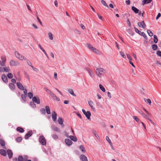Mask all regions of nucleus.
Segmentation results:
<instances>
[{
    "label": "nucleus",
    "instance_id": "f257e3e1",
    "mask_svg": "<svg viewBox=\"0 0 161 161\" xmlns=\"http://www.w3.org/2000/svg\"><path fill=\"white\" fill-rule=\"evenodd\" d=\"M96 74L99 77H102V75L103 73H105L106 71L105 70L101 68H97L96 70Z\"/></svg>",
    "mask_w": 161,
    "mask_h": 161
},
{
    "label": "nucleus",
    "instance_id": "f03ea898",
    "mask_svg": "<svg viewBox=\"0 0 161 161\" xmlns=\"http://www.w3.org/2000/svg\"><path fill=\"white\" fill-rule=\"evenodd\" d=\"M14 54L15 57L19 60H23L25 59V58L19 53L17 51H15Z\"/></svg>",
    "mask_w": 161,
    "mask_h": 161
},
{
    "label": "nucleus",
    "instance_id": "7ed1b4c3",
    "mask_svg": "<svg viewBox=\"0 0 161 161\" xmlns=\"http://www.w3.org/2000/svg\"><path fill=\"white\" fill-rule=\"evenodd\" d=\"M82 111L87 119L90 120L91 119L90 116L91 115V112L89 111H87V112H86L84 109H82Z\"/></svg>",
    "mask_w": 161,
    "mask_h": 161
},
{
    "label": "nucleus",
    "instance_id": "20e7f679",
    "mask_svg": "<svg viewBox=\"0 0 161 161\" xmlns=\"http://www.w3.org/2000/svg\"><path fill=\"white\" fill-rule=\"evenodd\" d=\"M40 142L43 145H45L46 143V141L44 137L42 136H41L39 138Z\"/></svg>",
    "mask_w": 161,
    "mask_h": 161
},
{
    "label": "nucleus",
    "instance_id": "39448f33",
    "mask_svg": "<svg viewBox=\"0 0 161 161\" xmlns=\"http://www.w3.org/2000/svg\"><path fill=\"white\" fill-rule=\"evenodd\" d=\"M10 65L12 66H16L20 65V63L18 61H15L13 60H11L9 62Z\"/></svg>",
    "mask_w": 161,
    "mask_h": 161
},
{
    "label": "nucleus",
    "instance_id": "423d86ee",
    "mask_svg": "<svg viewBox=\"0 0 161 161\" xmlns=\"http://www.w3.org/2000/svg\"><path fill=\"white\" fill-rule=\"evenodd\" d=\"M86 69L91 77L93 78L94 77V73L93 71L89 68H86Z\"/></svg>",
    "mask_w": 161,
    "mask_h": 161
},
{
    "label": "nucleus",
    "instance_id": "0eeeda50",
    "mask_svg": "<svg viewBox=\"0 0 161 161\" xmlns=\"http://www.w3.org/2000/svg\"><path fill=\"white\" fill-rule=\"evenodd\" d=\"M138 25L139 27L143 29L145 28L146 26L144 21H142L138 23Z\"/></svg>",
    "mask_w": 161,
    "mask_h": 161
},
{
    "label": "nucleus",
    "instance_id": "6e6552de",
    "mask_svg": "<svg viewBox=\"0 0 161 161\" xmlns=\"http://www.w3.org/2000/svg\"><path fill=\"white\" fill-rule=\"evenodd\" d=\"M32 101L33 102L36 103L38 104H39L40 103V99L39 97H34L32 98Z\"/></svg>",
    "mask_w": 161,
    "mask_h": 161
},
{
    "label": "nucleus",
    "instance_id": "1a4fd4ad",
    "mask_svg": "<svg viewBox=\"0 0 161 161\" xmlns=\"http://www.w3.org/2000/svg\"><path fill=\"white\" fill-rule=\"evenodd\" d=\"M32 134V131H29L25 136V139H28L30 137Z\"/></svg>",
    "mask_w": 161,
    "mask_h": 161
},
{
    "label": "nucleus",
    "instance_id": "9d476101",
    "mask_svg": "<svg viewBox=\"0 0 161 161\" xmlns=\"http://www.w3.org/2000/svg\"><path fill=\"white\" fill-rule=\"evenodd\" d=\"M17 86L21 90H24V87L22 85L20 82H17L16 83Z\"/></svg>",
    "mask_w": 161,
    "mask_h": 161
},
{
    "label": "nucleus",
    "instance_id": "9b49d317",
    "mask_svg": "<svg viewBox=\"0 0 161 161\" xmlns=\"http://www.w3.org/2000/svg\"><path fill=\"white\" fill-rule=\"evenodd\" d=\"M52 118L53 121H55L57 119V114L55 111L52 113Z\"/></svg>",
    "mask_w": 161,
    "mask_h": 161
},
{
    "label": "nucleus",
    "instance_id": "f8f14e48",
    "mask_svg": "<svg viewBox=\"0 0 161 161\" xmlns=\"http://www.w3.org/2000/svg\"><path fill=\"white\" fill-rule=\"evenodd\" d=\"M7 154L9 159L11 158L13 156V152L12 151L9 149H8L7 151Z\"/></svg>",
    "mask_w": 161,
    "mask_h": 161
},
{
    "label": "nucleus",
    "instance_id": "ddd939ff",
    "mask_svg": "<svg viewBox=\"0 0 161 161\" xmlns=\"http://www.w3.org/2000/svg\"><path fill=\"white\" fill-rule=\"evenodd\" d=\"M51 96L54 99H56L57 101H60V99L59 98L57 97L52 92L50 94Z\"/></svg>",
    "mask_w": 161,
    "mask_h": 161
},
{
    "label": "nucleus",
    "instance_id": "4468645a",
    "mask_svg": "<svg viewBox=\"0 0 161 161\" xmlns=\"http://www.w3.org/2000/svg\"><path fill=\"white\" fill-rule=\"evenodd\" d=\"M65 142L66 144L68 146L71 145L72 143V141L68 139H66L65 140Z\"/></svg>",
    "mask_w": 161,
    "mask_h": 161
},
{
    "label": "nucleus",
    "instance_id": "2eb2a0df",
    "mask_svg": "<svg viewBox=\"0 0 161 161\" xmlns=\"http://www.w3.org/2000/svg\"><path fill=\"white\" fill-rule=\"evenodd\" d=\"M2 78L3 81L5 83H7L8 80L5 74H3L2 76Z\"/></svg>",
    "mask_w": 161,
    "mask_h": 161
},
{
    "label": "nucleus",
    "instance_id": "dca6fc26",
    "mask_svg": "<svg viewBox=\"0 0 161 161\" xmlns=\"http://www.w3.org/2000/svg\"><path fill=\"white\" fill-rule=\"evenodd\" d=\"M80 158L82 161H88L87 157L84 155H81L80 156Z\"/></svg>",
    "mask_w": 161,
    "mask_h": 161
},
{
    "label": "nucleus",
    "instance_id": "f3484780",
    "mask_svg": "<svg viewBox=\"0 0 161 161\" xmlns=\"http://www.w3.org/2000/svg\"><path fill=\"white\" fill-rule=\"evenodd\" d=\"M51 128L54 131H57L58 132H60V130L58 129V128L54 125L52 126Z\"/></svg>",
    "mask_w": 161,
    "mask_h": 161
},
{
    "label": "nucleus",
    "instance_id": "a211bd4d",
    "mask_svg": "<svg viewBox=\"0 0 161 161\" xmlns=\"http://www.w3.org/2000/svg\"><path fill=\"white\" fill-rule=\"evenodd\" d=\"M131 9L136 14H138L139 13V10L135 7L132 6L131 7Z\"/></svg>",
    "mask_w": 161,
    "mask_h": 161
},
{
    "label": "nucleus",
    "instance_id": "6ab92c4d",
    "mask_svg": "<svg viewBox=\"0 0 161 161\" xmlns=\"http://www.w3.org/2000/svg\"><path fill=\"white\" fill-rule=\"evenodd\" d=\"M69 138L72 141L74 142H76L77 141V138L75 137L72 136H69Z\"/></svg>",
    "mask_w": 161,
    "mask_h": 161
},
{
    "label": "nucleus",
    "instance_id": "aec40b11",
    "mask_svg": "<svg viewBox=\"0 0 161 161\" xmlns=\"http://www.w3.org/2000/svg\"><path fill=\"white\" fill-rule=\"evenodd\" d=\"M9 88L12 90H14L15 88V86L12 83L9 84Z\"/></svg>",
    "mask_w": 161,
    "mask_h": 161
},
{
    "label": "nucleus",
    "instance_id": "412c9836",
    "mask_svg": "<svg viewBox=\"0 0 161 161\" xmlns=\"http://www.w3.org/2000/svg\"><path fill=\"white\" fill-rule=\"evenodd\" d=\"M0 153L4 156H5L7 155L6 151L3 149H1L0 150Z\"/></svg>",
    "mask_w": 161,
    "mask_h": 161
},
{
    "label": "nucleus",
    "instance_id": "4be33fe9",
    "mask_svg": "<svg viewBox=\"0 0 161 161\" xmlns=\"http://www.w3.org/2000/svg\"><path fill=\"white\" fill-rule=\"evenodd\" d=\"M88 104L90 107L92 109H94L95 108L94 107V103L93 102L91 101H88Z\"/></svg>",
    "mask_w": 161,
    "mask_h": 161
},
{
    "label": "nucleus",
    "instance_id": "5701e85b",
    "mask_svg": "<svg viewBox=\"0 0 161 161\" xmlns=\"http://www.w3.org/2000/svg\"><path fill=\"white\" fill-rule=\"evenodd\" d=\"M138 112L142 115L143 117L146 118V119H148V116L147 115H146L142 111H138Z\"/></svg>",
    "mask_w": 161,
    "mask_h": 161
},
{
    "label": "nucleus",
    "instance_id": "b1692460",
    "mask_svg": "<svg viewBox=\"0 0 161 161\" xmlns=\"http://www.w3.org/2000/svg\"><path fill=\"white\" fill-rule=\"evenodd\" d=\"M46 110L47 114H50L51 113L50 108L48 106H46L45 107Z\"/></svg>",
    "mask_w": 161,
    "mask_h": 161
},
{
    "label": "nucleus",
    "instance_id": "393cba45",
    "mask_svg": "<svg viewBox=\"0 0 161 161\" xmlns=\"http://www.w3.org/2000/svg\"><path fill=\"white\" fill-rule=\"evenodd\" d=\"M68 92L72 96H73L74 97L76 96V95L74 93V91L73 89H69L68 90Z\"/></svg>",
    "mask_w": 161,
    "mask_h": 161
},
{
    "label": "nucleus",
    "instance_id": "a878e982",
    "mask_svg": "<svg viewBox=\"0 0 161 161\" xmlns=\"http://www.w3.org/2000/svg\"><path fill=\"white\" fill-rule=\"evenodd\" d=\"M92 51H93L95 53H97V54H99L100 52L95 47H92Z\"/></svg>",
    "mask_w": 161,
    "mask_h": 161
},
{
    "label": "nucleus",
    "instance_id": "bb28decb",
    "mask_svg": "<svg viewBox=\"0 0 161 161\" xmlns=\"http://www.w3.org/2000/svg\"><path fill=\"white\" fill-rule=\"evenodd\" d=\"M16 130L17 131L21 133L23 132L24 131L23 128L20 127H17V128Z\"/></svg>",
    "mask_w": 161,
    "mask_h": 161
},
{
    "label": "nucleus",
    "instance_id": "cd10ccee",
    "mask_svg": "<svg viewBox=\"0 0 161 161\" xmlns=\"http://www.w3.org/2000/svg\"><path fill=\"white\" fill-rule=\"evenodd\" d=\"M79 148L83 153H84L85 152V148L82 145H80L79 147Z\"/></svg>",
    "mask_w": 161,
    "mask_h": 161
},
{
    "label": "nucleus",
    "instance_id": "c85d7f7f",
    "mask_svg": "<svg viewBox=\"0 0 161 161\" xmlns=\"http://www.w3.org/2000/svg\"><path fill=\"white\" fill-rule=\"evenodd\" d=\"M2 59L3 60V61L1 63L0 65L2 66H5V62L6 60V59L5 58L3 59L2 58Z\"/></svg>",
    "mask_w": 161,
    "mask_h": 161
},
{
    "label": "nucleus",
    "instance_id": "c756f323",
    "mask_svg": "<svg viewBox=\"0 0 161 161\" xmlns=\"http://www.w3.org/2000/svg\"><path fill=\"white\" fill-rule=\"evenodd\" d=\"M58 122L59 124L61 125H63V121L61 117H60L58 119Z\"/></svg>",
    "mask_w": 161,
    "mask_h": 161
},
{
    "label": "nucleus",
    "instance_id": "7c9ffc66",
    "mask_svg": "<svg viewBox=\"0 0 161 161\" xmlns=\"http://www.w3.org/2000/svg\"><path fill=\"white\" fill-rule=\"evenodd\" d=\"M48 37H49V38L51 40H53V34L52 33H51V32H49L48 33Z\"/></svg>",
    "mask_w": 161,
    "mask_h": 161
},
{
    "label": "nucleus",
    "instance_id": "2f4dec72",
    "mask_svg": "<svg viewBox=\"0 0 161 161\" xmlns=\"http://www.w3.org/2000/svg\"><path fill=\"white\" fill-rule=\"evenodd\" d=\"M99 87L100 90H101L103 92H104L105 91V90L104 87L101 84L99 85Z\"/></svg>",
    "mask_w": 161,
    "mask_h": 161
},
{
    "label": "nucleus",
    "instance_id": "473e14b6",
    "mask_svg": "<svg viewBox=\"0 0 161 161\" xmlns=\"http://www.w3.org/2000/svg\"><path fill=\"white\" fill-rule=\"evenodd\" d=\"M101 3L104 6L106 7H108V6L106 3V2L103 0H102L101 1Z\"/></svg>",
    "mask_w": 161,
    "mask_h": 161
},
{
    "label": "nucleus",
    "instance_id": "72a5a7b5",
    "mask_svg": "<svg viewBox=\"0 0 161 161\" xmlns=\"http://www.w3.org/2000/svg\"><path fill=\"white\" fill-rule=\"evenodd\" d=\"M3 69L4 71L6 72H8L10 71V69L8 67L3 68Z\"/></svg>",
    "mask_w": 161,
    "mask_h": 161
},
{
    "label": "nucleus",
    "instance_id": "f704fd0d",
    "mask_svg": "<svg viewBox=\"0 0 161 161\" xmlns=\"http://www.w3.org/2000/svg\"><path fill=\"white\" fill-rule=\"evenodd\" d=\"M147 32L150 36H153V32L149 30H147Z\"/></svg>",
    "mask_w": 161,
    "mask_h": 161
},
{
    "label": "nucleus",
    "instance_id": "c9c22d12",
    "mask_svg": "<svg viewBox=\"0 0 161 161\" xmlns=\"http://www.w3.org/2000/svg\"><path fill=\"white\" fill-rule=\"evenodd\" d=\"M154 37V39H153V41L155 43H157L158 42V39L157 37V36L156 35H154L153 36Z\"/></svg>",
    "mask_w": 161,
    "mask_h": 161
},
{
    "label": "nucleus",
    "instance_id": "e433bc0d",
    "mask_svg": "<svg viewBox=\"0 0 161 161\" xmlns=\"http://www.w3.org/2000/svg\"><path fill=\"white\" fill-rule=\"evenodd\" d=\"M0 144L2 146H4L5 145L4 141L2 139L0 140Z\"/></svg>",
    "mask_w": 161,
    "mask_h": 161
},
{
    "label": "nucleus",
    "instance_id": "4c0bfd02",
    "mask_svg": "<svg viewBox=\"0 0 161 161\" xmlns=\"http://www.w3.org/2000/svg\"><path fill=\"white\" fill-rule=\"evenodd\" d=\"M106 139L110 145H112V142L108 136H106Z\"/></svg>",
    "mask_w": 161,
    "mask_h": 161
},
{
    "label": "nucleus",
    "instance_id": "58836bf2",
    "mask_svg": "<svg viewBox=\"0 0 161 161\" xmlns=\"http://www.w3.org/2000/svg\"><path fill=\"white\" fill-rule=\"evenodd\" d=\"M144 100L145 102H147V103H148L150 105H151V101L150 99H144Z\"/></svg>",
    "mask_w": 161,
    "mask_h": 161
},
{
    "label": "nucleus",
    "instance_id": "ea45409f",
    "mask_svg": "<svg viewBox=\"0 0 161 161\" xmlns=\"http://www.w3.org/2000/svg\"><path fill=\"white\" fill-rule=\"evenodd\" d=\"M152 48L153 50H155L157 49L158 47L157 45L153 44L152 45Z\"/></svg>",
    "mask_w": 161,
    "mask_h": 161
},
{
    "label": "nucleus",
    "instance_id": "a19ab883",
    "mask_svg": "<svg viewBox=\"0 0 161 161\" xmlns=\"http://www.w3.org/2000/svg\"><path fill=\"white\" fill-rule=\"evenodd\" d=\"M134 29L136 32L139 34L140 35H141V32L136 27H134Z\"/></svg>",
    "mask_w": 161,
    "mask_h": 161
},
{
    "label": "nucleus",
    "instance_id": "79ce46f5",
    "mask_svg": "<svg viewBox=\"0 0 161 161\" xmlns=\"http://www.w3.org/2000/svg\"><path fill=\"white\" fill-rule=\"evenodd\" d=\"M18 161H24L23 157L22 156H19L18 158Z\"/></svg>",
    "mask_w": 161,
    "mask_h": 161
},
{
    "label": "nucleus",
    "instance_id": "37998d69",
    "mask_svg": "<svg viewBox=\"0 0 161 161\" xmlns=\"http://www.w3.org/2000/svg\"><path fill=\"white\" fill-rule=\"evenodd\" d=\"M7 76L8 77L9 79H11L13 77V75L11 73H8Z\"/></svg>",
    "mask_w": 161,
    "mask_h": 161
},
{
    "label": "nucleus",
    "instance_id": "c03bdc74",
    "mask_svg": "<svg viewBox=\"0 0 161 161\" xmlns=\"http://www.w3.org/2000/svg\"><path fill=\"white\" fill-rule=\"evenodd\" d=\"M93 133L95 135V136L98 139H99V136L97 133H96V132L95 131H93Z\"/></svg>",
    "mask_w": 161,
    "mask_h": 161
},
{
    "label": "nucleus",
    "instance_id": "a18cd8bd",
    "mask_svg": "<svg viewBox=\"0 0 161 161\" xmlns=\"http://www.w3.org/2000/svg\"><path fill=\"white\" fill-rule=\"evenodd\" d=\"M28 96L29 97V98L30 99H31L32 98H33V94L31 92H29L28 93Z\"/></svg>",
    "mask_w": 161,
    "mask_h": 161
},
{
    "label": "nucleus",
    "instance_id": "49530a36",
    "mask_svg": "<svg viewBox=\"0 0 161 161\" xmlns=\"http://www.w3.org/2000/svg\"><path fill=\"white\" fill-rule=\"evenodd\" d=\"M141 35L143 36L146 39H147V37L144 32H142Z\"/></svg>",
    "mask_w": 161,
    "mask_h": 161
},
{
    "label": "nucleus",
    "instance_id": "de8ad7c7",
    "mask_svg": "<svg viewBox=\"0 0 161 161\" xmlns=\"http://www.w3.org/2000/svg\"><path fill=\"white\" fill-rule=\"evenodd\" d=\"M44 89L47 92L49 95L52 92L46 88H44Z\"/></svg>",
    "mask_w": 161,
    "mask_h": 161
},
{
    "label": "nucleus",
    "instance_id": "09e8293b",
    "mask_svg": "<svg viewBox=\"0 0 161 161\" xmlns=\"http://www.w3.org/2000/svg\"><path fill=\"white\" fill-rule=\"evenodd\" d=\"M120 54L122 56V57L124 58H126V56L125 55L124 53L122 51H121L120 52Z\"/></svg>",
    "mask_w": 161,
    "mask_h": 161
},
{
    "label": "nucleus",
    "instance_id": "8fccbe9b",
    "mask_svg": "<svg viewBox=\"0 0 161 161\" xmlns=\"http://www.w3.org/2000/svg\"><path fill=\"white\" fill-rule=\"evenodd\" d=\"M16 141L18 142H20L22 140V138L21 137H18L16 138Z\"/></svg>",
    "mask_w": 161,
    "mask_h": 161
},
{
    "label": "nucleus",
    "instance_id": "3c124183",
    "mask_svg": "<svg viewBox=\"0 0 161 161\" xmlns=\"http://www.w3.org/2000/svg\"><path fill=\"white\" fill-rule=\"evenodd\" d=\"M155 64L157 65V66L160 67L161 66V63L158 61H156L155 62Z\"/></svg>",
    "mask_w": 161,
    "mask_h": 161
},
{
    "label": "nucleus",
    "instance_id": "603ef678",
    "mask_svg": "<svg viewBox=\"0 0 161 161\" xmlns=\"http://www.w3.org/2000/svg\"><path fill=\"white\" fill-rule=\"evenodd\" d=\"M40 111L42 114H45L46 113V110L44 108L41 109Z\"/></svg>",
    "mask_w": 161,
    "mask_h": 161
},
{
    "label": "nucleus",
    "instance_id": "864d4df0",
    "mask_svg": "<svg viewBox=\"0 0 161 161\" xmlns=\"http://www.w3.org/2000/svg\"><path fill=\"white\" fill-rule=\"evenodd\" d=\"M40 49L42 51V52L44 53L45 54V55L46 56L47 58H48V56L46 53V52L45 51L42 47L41 48H40Z\"/></svg>",
    "mask_w": 161,
    "mask_h": 161
},
{
    "label": "nucleus",
    "instance_id": "5fc2aeb1",
    "mask_svg": "<svg viewBox=\"0 0 161 161\" xmlns=\"http://www.w3.org/2000/svg\"><path fill=\"white\" fill-rule=\"evenodd\" d=\"M52 137L54 139H57L58 138V136L56 134H53L52 135Z\"/></svg>",
    "mask_w": 161,
    "mask_h": 161
},
{
    "label": "nucleus",
    "instance_id": "6e6d98bb",
    "mask_svg": "<svg viewBox=\"0 0 161 161\" xmlns=\"http://www.w3.org/2000/svg\"><path fill=\"white\" fill-rule=\"evenodd\" d=\"M133 118L136 120V121L137 122H138V121L139 120V119L136 116H133Z\"/></svg>",
    "mask_w": 161,
    "mask_h": 161
},
{
    "label": "nucleus",
    "instance_id": "4d7b16f0",
    "mask_svg": "<svg viewBox=\"0 0 161 161\" xmlns=\"http://www.w3.org/2000/svg\"><path fill=\"white\" fill-rule=\"evenodd\" d=\"M152 0H144V3H143V4L145 3H150Z\"/></svg>",
    "mask_w": 161,
    "mask_h": 161
},
{
    "label": "nucleus",
    "instance_id": "13d9d810",
    "mask_svg": "<svg viewBox=\"0 0 161 161\" xmlns=\"http://www.w3.org/2000/svg\"><path fill=\"white\" fill-rule=\"evenodd\" d=\"M21 97H22V99L24 101H25L26 98V97H25V95L24 94H22L21 95Z\"/></svg>",
    "mask_w": 161,
    "mask_h": 161
},
{
    "label": "nucleus",
    "instance_id": "bf43d9fd",
    "mask_svg": "<svg viewBox=\"0 0 161 161\" xmlns=\"http://www.w3.org/2000/svg\"><path fill=\"white\" fill-rule=\"evenodd\" d=\"M157 55L161 57V52L160 51H158L157 52Z\"/></svg>",
    "mask_w": 161,
    "mask_h": 161
},
{
    "label": "nucleus",
    "instance_id": "052dcab7",
    "mask_svg": "<svg viewBox=\"0 0 161 161\" xmlns=\"http://www.w3.org/2000/svg\"><path fill=\"white\" fill-rule=\"evenodd\" d=\"M127 57L128 59H129L130 61L131 60H132V58L130 56V55L128 54H126Z\"/></svg>",
    "mask_w": 161,
    "mask_h": 161
},
{
    "label": "nucleus",
    "instance_id": "680f3d73",
    "mask_svg": "<svg viewBox=\"0 0 161 161\" xmlns=\"http://www.w3.org/2000/svg\"><path fill=\"white\" fill-rule=\"evenodd\" d=\"M127 23L128 24V25L130 27L131 26V24L130 23V20L128 19L127 21Z\"/></svg>",
    "mask_w": 161,
    "mask_h": 161
},
{
    "label": "nucleus",
    "instance_id": "e2e57ef3",
    "mask_svg": "<svg viewBox=\"0 0 161 161\" xmlns=\"http://www.w3.org/2000/svg\"><path fill=\"white\" fill-rule=\"evenodd\" d=\"M148 119L150 122L152 123L154 126H156V124L151 119L149 118V117H148V119Z\"/></svg>",
    "mask_w": 161,
    "mask_h": 161
},
{
    "label": "nucleus",
    "instance_id": "0e129e2a",
    "mask_svg": "<svg viewBox=\"0 0 161 161\" xmlns=\"http://www.w3.org/2000/svg\"><path fill=\"white\" fill-rule=\"evenodd\" d=\"M87 47L89 48L91 50H92V47H92V45L90 44H87Z\"/></svg>",
    "mask_w": 161,
    "mask_h": 161
},
{
    "label": "nucleus",
    "instance_id": "69168bd1",
    "mask_svg": "<svg viewBox=\"0 0 161 161\" xmlns=\"http://www.w3.org/2000/svg\"><path fill=\"white\" fill-rule=\"evenodd\" d=\"M11 81L12 83L13 84H15L16 83V80L14 79H12L11 80Z\"/></svg>",
    "mask_w": 161,
    "mask_h": 161
},
{
    "label": "nucleus",
    "instance_id": "338daca9",
    "mask_svg": "<svg viewBox=\"0 0 161 161\" xmlns=\"http://www.w3.org/2000/svg\"><path fill=\"white\" fill-rule=\"evenodd\" d=\"M30 104L33 107H34L35 106V104H34V103L33 102H31L30 103Z\"/></svg>",
    "mask_w": 161,
    "mask_h": 161
},
{
    "label": "nucleus",
    "instance_id": "774afa93",
    "mask_svg": "<svg viewBox=\"0 0 161 161\" xmlns=\"http://www.w3.org/2000/svg\"><path fill=\"white\" fill-rule=\"evenodd\" d=\"M27 63L28 64L29 66H31V67H32V66H33L32 65V64H31V62L30 61H29V60L27 61Z\"/></svg>",
    "mask_w": 161,
    "mask_h": 161
}]
</instances>
